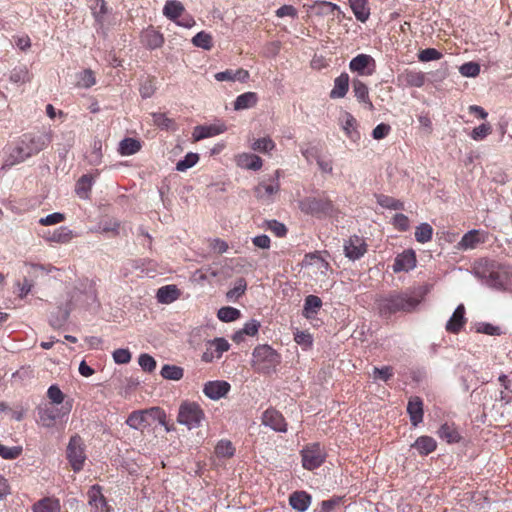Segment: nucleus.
<instances>
[{
	"mask_svg": "<svg viewBox=\"0 0 512 512\" xmlns=\"http://www.w3.org/2000/svg\"><path fill=\"white\" fill-rule=\"evenodd\" d=\"M322 307V300L315 295H308L304 301L303 315L312 318Z\"/></svg>",
	"mask_w": 512,
	"mask_h": 512,
	"instance_id": "a19ab883",
	"label": "nucleus"
},
{
	"mask_svg": "<svg viewBox=\"0 0 512 512\" xmlns=\"http://www.w3.org/2000/svg\"><path fill=\"white\" fill-rule=\"evenodd\" d=\"M349 89V75L345 72L341 73L334 79V86L330 91L331 99L344 98Z\"/></svg>",
	"mask_w": 512,
	"mask_h": 512,
	"instance_id": "a878e982",
	"label": "nucleus"
},
{
	"mask_svg": "<svg viewBox=\"0 0 512 512\" xmlns=\"http://www.w3.org/2000/svg\"><path fill=\"white\" fill-rule=\"evenodd\" d=\"M294 340L298 345H301L304 348H310L313 344L312 335L306 331H297L294 334Z\"/></svg>",
	"mask_w": 512,
	"mask_h": 512,
	"instance_id": "69168bd1",
	"label": "nucleus"
},
{
	"mask_svg": "<svg viewBox=\"0 0 512 512\" xmlns=\"http://www.w3.org/2000/svg\"><path fill=\"white\" fill-rule=\"evenodd\" d=\"M433 228L428 223H421L416 227L415 239L419 243H427L432 239Z\"/></svg>",
	"mask_w": 512,
	"mask_h": 512,
	"instance_id": "49530a36",
	"label": "nucleus"
},
{
	"mask_svg": "<svg viewBox=\"0 0 512 512\" xmlns=\"http://www.w3.org/2000/svg\"><path fill=\"white\" fill-rule=\"evenodd\" d=\"M366 252L367 244L360 236L353 235L344 243L345 256L352 261L360 259Z\"/></svg>",
	"mask_w": 512,
	"mask_h": 512,
	"instance_id": "4468645a",
	"label": "nucleus"
},
{
	"mask_svg": "<svg viewBox=\"0 0 512 512\" xmlns=\"http://www.w3.org/2000/svg\"><path fill=\"white\" fill-rule=\"evenodd\" d=\"M441 57L442 53L435 48H426L418 54V59L421 62L439 60Z\"/></svg>",
	"mask_w": 512,
	"mask_h": 512,
	"instance_id": "052dcab7",
	"label": "nucleus"
},
{
	"mask_svg": "<svg viewBox=\"0 0 512 512\" xmlns=\"http://www.w3.org/2000/svg\"><path fill=\"white\" fill-rule=\"evenodd\" d=\"M392 224L394 225V227L397 230H399L401 232H405V231L409 230V228H410L409 218L402 213H397L393 217Z\"/></svg>",
	"mask_w": 512,
	"mask_h": 512,
	"instance_id": "0e129e2a",
	"label": "nucleus"
},
{
	"mask_svg": "<svg viewBox=\"0 0 512 512\" xmlns=\"http://www.w3.org/2000/svg\"><path fill=\"white\" fill-rule=\"evenodd\" d=\"M281 362V356L267 344L258 345L252 353L251 364L256 372L270 374L275 372Z\"/></svg>",
	"mask_w": 512,
	"mask_h": 512,
	"instance_id": "7ed1b4c3",
	"label": "nucleus"
},
{
	"mask_svg": "<svg viewBox=\"0 0 512 512\" xmlns=\"http://www.w3.org/2000/svg\"><path fill=\"white\" fill-rule=\"evenodd\" d=\"M240 316V310L231 306L222 307L217 312V317L223 322H233L239 319Z\"/></svg>",
	"mask_w": 512,
	"mask_h": 512,
	"instance_id": "de8ad7c7",
	"label": "nucleus"
},
{
	"mask_svg": "<svg viewBox=\"0 0 512 512\" xmlns=\"http://www.w3.org/2000/svg\"><path fill=\"white\" fill-rule=\"evenodd\" d=\"M246 289V280L244 278H239L236 280L234 287L226 293V297L230 301H236L240 296H242L245 293Z\"/></svg>",
	"mask_w": 512,
	"mask_h": 512,
	"instance_id": "8fccbe9b",
	"label": "nucleus"
},
{
	"mask_svg": "<svg viewBox=\"0 0 512 512\" xmlns=\"http://www.w3.org/2000/svg\"><path fill=\"white\" fill-rule=\"evenodd\" d=\"M262 424L276 432L285 433L287 431L285 418L274 408H269L263 413Z\"/></svg>",
	"mask_w": 512,
	"mask_h": 512,
	"instance_id": "f3484780",
	"label": "nucleus"
},
{
	"mask_svg": "<svg viewBox=\"0 0 512 512\" xmlns=\"http://www.w3.org/2000/svg\"><path fill=\"white\" fill-rule=\"evenodd\" d=\"M112 358L116 364H128L131 361L132 354L127 348H119L113 351Z\"/></svg>",
	"mask_w": 512,
	"mask_h": 512,
	"instance_id": "13d9d810",
	"label": "nucleus"
},
{
	"mask_svg": "<svg viewBox=\"0 0 512 512\" xmlns=\"http://www.w3.org/2000/svg\"><path fill=\"white\" fill-rule=\"evenodd\" d=\"M392 376H393V368L390 366H383L381 368L374 367V369H373L374 379H379L384 382H387Z\"/></svg>",
	"mask_w": 512,
	"mask_h": 512,
	"instance_id": "338daca9",
	"label": "nucleus"
},
{
	"mask_svg": "<svg viewBox=\"0 0 512 512\" xmlns=\"http://www.w3.org/2000/svg\"><path fill=\"white\" fill-rule=\"evenodd\" d=\"M141 149V142L135 138H124L120 141L118 151L122 156H130Z\"/></svg>",
	"mask_w": 512,
	"mask_h": 512,
	"instance_id": "58836bf2",
	"label": "nucleus"
},
{
	"mask_svg": "<svg viewBox=\"0 0 512 512\" xmlns=\"http://www.w3.org/2000/svg\"><path fill=\"white\" fill-rule=\"evenodd\" d=\"M72 238V231L67 227H59L48 238L49 241L64 243Z\"/></svg>",
	"mask_w": 512,
	"mask_h": 512,
	"instance_id": "5fc2aeb1",
	"label": "nucleus"
},
{
	"mask_svg": "<svg viewBox=\"0 0 512 512\" xmlns=\"http://www.w3.org/2000/svg\"><path fill=\"white\" fill-rule=\"evenodd\" d=\"M348 3L358 21L365 23L369 19L370 8L368 0H348Z\"/></svg>",
	"mask_w": 512,
	"mask_h": 512,
	"instance_id": "c85d7f7f",
	"label": "nucleus"
},
{
	"mask_svg": "<svg viewBox=\"0 0 512 512\" xmlns=\"http://www.w3.org/2000/svg\"><path fill=\"white\" fill-rule=\"evenodd\" d=\"M39 421L44 427H52L60 417L59 410L53 407L40 408L38 411Z\"/></svg>",
	"mask_w": 512,
	"mask_h": 512,
	"instance_id": "e433bc0d",
	"label": "nucleus"
},
{
	"mask_svg": "<svg viewBox=\"0 0 512 512\" xmlns=\"http://www.w3.org/2000/svg\"><path fill=\"white\" fill-rule=\"evenodd\" d=\"M251 148L254 151L260 153H268L275 148V143L270 137H263L256 139L252 144Z\"/></svg>",
	"mask_w": 512,
	"mask_h": 512,
	"instance_id": "603ef678",
	"label": "nucleus"
},
{
	"mask_svg": "<svg viewBox=\"0 0 512 512\" xmlns=\"http://www.w3.org/2000/svg\"><path fill=\"white\" fill-rule=\"evenodd\" d=\"M93 176L83 175L76 183L75 192L79 198L87 199L92 189Z\"/></svg>",
	"mask_w": 512,
	"mask_h": 512,
	"instance_id": "79ce46f5",
	"label": "nucleus"
},
{
	"mask_svg": "<svg viewBox=\"0 0 512 512\" xmlns=\"http://www.w3.org/2000/svg\"><path fill=\"white\" fill-rule=\"evenodd\" d=\"M266 228L277 237H284L287 234L286 226L275 219L266 221Z\"/></svg>",
	"mask_w": 512,
	"mask_h": 512,
	"instance_id": "680f3d73",
	"label": "nucleus"
},
{
	"mask_svg": "<svg viewBox=\"0 0 512 512\" xmlns=\"http://www.w3.org/2000/svg\"><path fill=\"white\" fill-rule=\"evenodd\" d=\"M236 163L240 168L257 171L263 165L262 159L252 153H241L236 156Z\"/></svg>",
	"mask_w": 512,
	"mask_h": 512,
	"instance_id": "393cba45",
	"label": "nucleus"
},
{
	"mask_svg": "<svg viewBox=\"0 0 512 512\" xmlns=\"http://www.w3.org/2000/svg\"><path fill=\"white\" fill-rule=\"evenodd\" d=\"M10 80L14 83H25L29 80V73L25 66L14 68L10 75Z\"/></svg>",
	"mask_w": 512,
	"mask_h": 512,
	"instance_id": "bf43d9fd",
	"label": "nucleus"
},
{
	"mask_svg": "<svg viewBox=\"0 0 512 512\" xmlns=\"http://www.w3.org/2000/svg\"><path fill=\"white\" fill-rule=\"evenodd\" d=\"M426 290L423 287L389 294L378 301V309L382 316L389 317L397 312H412L424 300Z\"/></svg>",
	"mask_w": 512,
	"mask_h": 512,
	"instance_id": "f03ea898",
	"label": "nucleus"
},
{
	"mask_svg": "<svg viewBox=\"0 0 512 512\" xmlns=\"http://www.w3.org/2000/svg\"><path fill=\"white\" fill-rule=\"evenodd\" d=\"M491 133V125L489 123H482L475 127L470 133V137L475 141L485 139Z\"/></svg>",
	"mask_w": 512,
	"mask_h": 512,
	"instance_id": "6e6d98bb",
	"label": "nucleus"
},
{
	"mask_svg": "<svg viewBox=\"0 0 512 512\" xmlns=\"http://www.w3.org/2000/svg\"><path fill=\"white\" fill-rule=\"evenodd\" d=\"M349 69L360 76H371L376 71V61L371 55L358 54L349 62Z\"/></svg>",
	"mask_w": 512,
	"mask_h": 512,
	"instance_id": "f8f14e48",
	"label": "nucleus"
},
{
	"mask_svg": "<svg viewBox=\"0 0 512 512\" xmlns=\"http://www.w3.org/2000/svg\"><path fill=\"white\" fill-rule=\"evenodd\" d=\"M230 390V384L226 381H209L204 385L203 393L209 399L219 400Z\"/></svg>",
	"mask_w": 512,
	"mask_h": 512,
	"instance_id": "412c9836",
	"label": "nucleus"
},
{
	"mask_svg": "<svg viewBox=\"0 0 512 512\" xmlns=\"http://www.w3.org/2000/svg\"><path fill=\"white\" fill-rule=\"evenodd\" d=\"M199 155L197 153L189 152L185 157L176 163V170L184 172L197 164Z\"/></svg>",
	"mask_w": 512,
	"mask_h": 512,
	"instance_id": "09e8293b",
	"label": "nucleus"
},
{
	"mask_svg": "<svg viewBox=\"0 0 512 512\" xmlns=\"http://www.w3.org/2000/svg\"><path fill=\"white\" fill-rule=\"evenodd\" d=\"M279 177L280 171L276 170L273 177L255 186L254 195L262 204L269 205L274 202V197L280 190Z\"/></svg>",
	"mask_w": 512,
	"mask_h": 512,
	"instance_id": "6e6552de",
	"label": "nucleus"
},
{
	"mask_svg": "<svg viewBox=\"0 0 512 512\" xmlns=\"http://www.w3.org/2000/svg\"><path fill=\"white\" fill-rule=\"evenodd\" d=\"M258 102V95L255 92H245L234 101L235 110H244L254 107Z\"/></svg>",
	"mask_w": 512,
	"mask_h": 512,
	"instance_id": "f704fd0d",
	"label": "nucleus"
},
{
	"mask_svg": "<svg viewBox=\"0 0 512 512\" xmlns=\"http://www.w3.org/2000/svg\"><path fill=\"white\" fill-rule=\"evenodd\" d=\"M27 158L23 148L18 143L12 148H9L8 154L2 164V169L11 168L14 165L24 162Z\"/></svg>",
	"mask_w": 512,
	"mask_h": 512,
	"instance_id": "c756f323",
	"label": "nucleus"
},
{
	"mask_svg": "<svg viewBox=\"0 0 512 512\" xmlns=\"http://www.w3.org/2000/svg\"><path fill=\"white\" fill-rule=\"evenodd\" d=\"M120 222L115 218L105 217L98 223V233L113 237L119 234Z\"/></svg>",
	"mask_w": 512,
	"mask_h": 512,
	"instance_id": "72a5a7b5",
	"label": "nucleus"
},
{
	"mask_svg": "<svg viewBox=\"0 0 512 512\" xmlns=\"http://www.w3.org/2000/svg\"><path fill=\"white\" fill-rule=\"evenodd\" d=\"M407 413L412 426L416 427L423 421V401L420 397H411L407 404Z\"/></svg>",
	"mask_w": 512,
	"mask_h": 512,
	"instance_id": "4be33fe9",
	"label": "nucleus"
},
{
	"mask_svg": "<svg viewBox=\"0 0 512 512\" xmlns=\"http://www.w3.org/2000/svg\"><path fill=\"white\" fill-rule=\"evenodd\" d=\"M165 424V412L160 407L135 410L131 412L125 423L134 430L143 431L153 423Z\"/></svg>",
	"mask_w": 512,
	"mask_h": 512,
	"instance_id": "20e7f679",
	"label": "nucleus"
},
{
	"mask_svg": "<svg viewBox=\"0 0 512 512\" xmlns=\"http://www.w3.org/2000/svg\"><path fill=\"white\" fill-rule=\"evenodd\" d=\"M311 502V495L303 490L294 491L289 496V505L298 512H306Z\"/></svg>",
	"mask_w": 512,
	"mask_h": 512,
	"instance_id": "5701e85b",
	"label": "nucleus"
},
{
	"mask_svg": "<svg viewBox=\"0 0 512 512\" xmlns=\"http://www.w3.org/2000/svg\"><path fill=\"white\" fill-rule=\"evenodd\" d=\"M160 375L167 380L179 381L183 378L184 370L176 365L165 364L161 368Z\"/></svg>",
	"mask_w": 512,
	"mask_h": 512,
	"instance_id": "37998d69",
	"label": "nucleus"
},
{
	"mask_svg": "<svg viewBox=\"0 0 512 512\" xmlns=\"http://www.w3.org/2000/svg\"><path fill=\"white\" fill-rule=\"evenodd\" d=\"M226 130H227L226 125L221 122L210 124V125H198V126H195L193 129L192 139H193V141L198 142L200 140L222 134Z\"/></svg>",
	"mask_w": 512,
	"mask_h": 512,
	"instance_id": "a211bd4d",
	"label": "nucleus"
},
{
	"mask_svg": "<svg viewBox=\"0 0 512 512\" xmlns=\"http://www.w3.org/2000/svg\"><path fill=\"white\" fill-rule=\"evenodd\" d=\"M98 6V30H101L102 34L106 36L120 24L121 17L111 7H108L104 0H98Z\"/></svg>",
	"mask_w": 512,
	"mask_h": 512,
	"instance_id": "1a4fd4ad",
	"label": "nucleus"
},
{
	"mask_svg": "<svg viewBox=\"0 0 512 512\" xmlns=\"http://www.w3.org/2000/svg\"><path fill=\"white\" fill-rule=\"evenodd\" d=\"M17 143L29 158L45 149L51 143V136L47 133L24 134Z\"/></svg>",
	"mask_w": 512,
	"mask_h": 512,
	"instance_id": "0eeeda50",
	"label": "nucleus"
},
{
	"mask_svg": "<svg viewBox=\"0 0 512 512\" xmlns=\"http://www.w3.org/2000/svg\"><path fill=\"white\" fill-rule=\"evenodd\" d=\"M488 239V233L480 229H472L466 232L457 243V249L461 251L473 250Z\"/></svg>",
	"mask_w": 512,
	"mask_h": 512,
	"instance_id": "ddd939ff",
	"label": "nucleus"
},
{
	"mask_svg": "<svg viewBox=\"0 0 512 512\" xmlns=\"http://www.w3.org/2000/svg\"><path fill=\"white\" fill-rule=\"evenodd\" d=\"M236 449L233 443L227 439H221L217 442L214 453L218 458L229 459L235 455Z\"/></svg>",
	"mask_w": 512,
	"mask_h": 512,
	"instance_id": "c9c22d12",
	"label": "nucleus"
},
{
	"mask_svg": "<svg viewBox=\"0 0 512 512\" xmlns=\"http://www.w3.org/2000/svg\"><path fill=\"white\" fill-rule=\"evenodd\" d=\"M438 436L447 443H457L460 441V434L452 424L444 423L438 430Z\"/></svg>",
	"mask_w": 512,
	"mask_h": 512,
	"instance_id": "ea45409f",
	"label": "nucleus"
},
{
	"mask_svg": "<svg viewBox=\"0 0 512 512\" xmlns=\"http://www.w3.org/2000/svg\"><path fill=\"white\" fill-rule=\"evenodd\" d=\"M465 323V307L463 304H460L447 321L445 328L448 332L456 334L462 329Z\"/></svg>",
	"mask_w": 512,
	"mask_h": 512,
	"instance_id": "b1692460",
	"label": "nucleus"
},
{
	"mask_svg": "<svg viewBox=\"0 0 512 512\" xmlns=\"http://www.w3.org/2000/svg\"><path fill=\"white\" fill-rule=\"evenodd\" d=\"M426 76L421 71L405 69L398 74L397 83L399 86L420 88L425 84Z\"/></svg>",
	"mask_w": 512,
	"mask_h": 512,
	"instance_id": "6ab92c4d",
	"label": "nucleus"
},
{
	"mask_svg": "<svg viewBox=\"0 0 512 512\" xmlns=\"http://www.w3.org/2000/svg\"><path fill=\"white\" fill-rule=\"evenodd\" d=\"M416 263L415 252L412 249L404 250L395 257L392 270L394 273L409 272L416 267Z\"/></svg>",
	"mask_w": 512,
	"mask_h": 512,
	"instance_id": "dca6fc26",
	"label": "nucleus"
},
{
	"mask_svg": "<svg viewBox=\"0 0 512 512\" xmlns=\"http://www.w3.org/2000/svg\"><path fill=\"white\" fill-rule=\"evenodd\" d=\"M22 452L19 446L8 447L0 443V456L4 459H16Z\"/></svg>",
	"mask_w": 512,
	"mask_h": 512,
	"instance_id": "e2e57ef3",
	"label": "nucleus"
},
{
	"mask_svg": "<svg viewBox=\"0 0 512 512\" xmlns=\"http://www.w3.org/2000/svg\"><path fill=\"white\" fill-rule=\"evenodd\" d=\"M300 455L302 467L309 471L319 468L327 457L325 448L318 442L305 445L301 449Z\"/></svg>",
	"mask_w": 512,
	"mask_h": 512,
	"instance_id": "39448f33",
	"label": "nucleus"
},
{
	"mask_svg": "<svg viewBox=\"0 0 512 512\" xmlns=\"http://www.w3.org/2000/svg\"><path fill=\"white\" fill-rule=\"evenodd\" d=\"M229 348L230 344L226 339L215 338L207 343L206 350L202 354V360L209 363L214 359H219Z\"/></svg>",
	"mask_w": 512,
	"mask_h": 512,
	"instance_id": "2eb2a0df",
	"label": "nucleus"
},
{
	"mask_svg": "<svg viewBox=\"0 0 512 512\" xmlns=\"http://www.w3.org/2000/svg\"><path fill=\"white\" fill-rule=\"evenodd\" d=\"M340 125L344 131L346 137L353 143H358L361 138L360 132L358 131V123L355 117L345 112L340 120Z\"/></svg>",
	"mask_w": 512,
	"mask_h": 512,
	"instance_id": "aec40b11",
	"label": "nucleus"
},
{
	"mask_svg": "<svg viewBox=\"0 0 512 512\" xmlns=\"http://www.w3.org/2000/svg\"><path fill=\"white\" fill-rule=\"evenodd\" d=\"M82 446V439L77 435L71 437L67 446V458L75 472L83 468V463L86 458Z\"/></svg>",
	"mask_w": 512,
	"mask_h": 512,
	"instance_id": "9b49d317",
	"label": "nucleus"
},
{
	"mask_svg": "<svg viewBox=\"0 0 512 512\" xmlns=\"http://www.w3.org/2000/svg\"><path fill=\"white\" fill-rule=\"evenodd\" d=\"M141 38L142 43L149 49H157L164 43L163 35L154 29L144 31Z\"/></svg>",
	"mask_w": 512,
	"mask_h": 512,
	"instance_id": "473e14b6",
	"label": "nucleus"
},
{
	"mask_svg": "<svg viewBox=\"0 0 512 512\" xmlns=\"http://www.w3.org/2000/svg\"><path fill=\"white\" fill-rule=\"evenodd\" d=\"M76 86L79 88H89L95 84L94 71L85 69L76 75Z\"/></svg>",
	"mask_w": 512,
	"mask_h": 512,
	"instance_id": "c03bdc74",
	"label": "nucleus"
},
{
	"mask_svg": "<svg viewBox=\"0 0 512 512\" xmlns=\"http://www.w3.org/2000/svg\"><path fill=\"white\" fill-rule=\"evenodd\" d=\"M192 44L204 50H211L213 47L212 36L205 31H200L192 38Z\"/></svg>",
	"mask_w": 512,
	"mask_h": 512,
	"instance_id": "a18cd8bd",
	"label": "nucleus"
},
{
	"mask_svg": "<svg viewBox=\"0 0 512 512\" xmlns=\"http://www.w3.org/2000/svg\"><path fill=\"white\" fill-rule=\"evenodd\" d=\"M473 274L487 287L506 291L512 289V267L491 259H480L473 267Z\"/></svg>",
	"mask_w": 512,
	"mask_h": 512,
	"instance_id": "f257e3e1",
	"label": "nucleus"
},
{
	"mask_svg": "<svg viewBox=\"0 0 512 512\" xmlns=\"http://www.w3.org/2000/svg\"><path fill=\"white\" fill-rule=\"evenodd\" d=\"M332 207V202L326 198L305 197L299 201L300 210L312 216L328 214Z\"/></svg>",
	"mask_w": 512,
	"mask_h": 512,
	"instance_id": "9d476101",
	"label": "nucleus"
},
{
	"mask_svg": "<svg viewBox=\"0 0 512 512\" xmlns=\"http://www.w3.org/2000/svg\"><path fill=\"white\" fill-rule=\"evenodd\" d=\"M138 364L144 372L152 373L155 371L157 362L156 360L147 353H142L138 357Z\"/></svg>",
	"mask_w": 512,
	"mask_h": 512,
	"instance_id": "864d4df0",
	"label": "nucleus"
},
{
	"mask_svg": "<svg viewBox=\"0 0 512 512\" xmlns=\"http://www.w3.org/2000/svg\"><path fill=\"white\" fill-rule=\"evenodd\" d=\"M153 122L162 129H169L174 125V121L164 113H153Z\"/></svg>",
	"mask_w": 512,
	"mask_h": 512,
	"instance_id": "774afa93",
	"label": "nucleus"
},
{
	"mask_svg": "<svg viewBox=\"0 0 512 512\" xmlns=\"http://www.w3.org/2000/svg\"><path fill=\"white\" fill-rule=\"evenodd\" d=\"M180 296V290L176 285H165L157 290L156 298L161 304H170Z\"/></svg>",
	"mask_w": 512,
	"mask_h": 512,
	"instance_id": "cd10ccee",
	"label": "nucleus"
},
{
	"mask_svg": "<svg viewBox=\"0 0 512 512\" xmlns=\"http://www.w3.org/2000/svg\"><path fill=\"white\" fill-rule=\"evenodd\" d=\"M185 7L179 0H167L163 7V15L172 22H176L184 13Z\"/></svg>",
	"mask_w": 512,
	"mask_h": 512,
	"instance_id": "bb28decb",
	"label": "nucleus"
},
{
	"mask_svg": "<svg viewBox=\"0 0 512 512\" xmlns=\"http://www.w3.org/2000/svg\"><path fill=\"white\" fill-rule=\"evenodd\" d=\"M459 72L465 77H476L480 73V65L476 62H467L460 66Z\"/></svg>",
	"mask_w": 512,
	"mask_h": 512,
	"instance_id": "4d7b16f0",
	"label": "nucleus"
},
{
	"mask_svg": "<svg viewBox=\"0 0 512 512\" xmlns=\"http://www.w3.org/2000/svg\"><path fill=\"white\" fill-rule=\"evenodd\" d=\"M33 512H60L61 505L57 498L44 497L33 504Z\"/></svg>",
	"mask_w": 512,
	"mask_h": 512,
	"instance_id": "2f4dec72",
	"label": "nucleus"
},
{
	"mask_svg": "<svg viewBox=\"0 0 512 512\" xmlns=\"http://www.w3.org/2000/svg\"><path fill=\"white\" fill-rule=\"evenodd\" d=\"M413 447L419 452V454L428 455L436 449L437 443L430 436H421L417 438Z\"/></svg>",
	"mask_w": 512,
	"mask_h": 512,
	"instance_id": "4c0bfd02",
	"label": "nucleus"
},
{
	"mask_svg": "<svg viewBox=\"0 0 512 512\" xmlns=\"http://www.w3.org/2000/svg\"><path fill=\"white\" fill-rule=\"evenodd\" d=\"M352 88H353V93H354V96L356 97V99L360 103L366 104L369 109H372L373 104L369 97V89H368L367 85L359 79H354L352 81Z\"/></svg>",
	"mask_w": 512,
	"mask_h": 512,
	"instance_id": "7c9ffc66",
	"label": "nucleus"
},
{
	"mask_svg": "<svg viewBox=\"0 0 512 512\" xmlns=\"http://www.w3.org/2000/svg\"><path fill=\"white\" fill-rule=\"evenodd\" d=\"M204 418L203 410L195 402H184L179 407L177 421L189 430L198 428Z\"/></svg>",
	"mask_w": 512,
	"mask_h": 512,
	"instance_id": "423d86ee",
	"label": "nucleus"
},
{
	"mask_svg": "<svg viewBox=\"0 0 512 512\" xmlns=\"http://www.w3.org/2000/svg\"><path fill=\"white\" fill-rule=\"evenodd\" d=\"M377 203L383 207L390 210H403L404 203L398 199H395L390 196L380 195L377 198Z\"/></svg>",
	"mask_w": 512,
	"mask_h": 512,
	"instance_id": "3c124183",
	"label": "nucleus"
}]
</instances>
